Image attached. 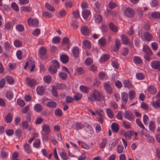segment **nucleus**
<instances>
[{
	"label": "nucleus",
	"mask_w": 160,
	"mask_h": 160,
	"mask_svg": "<svg viewBox=\"0 0 160 160\" xmlns=\"http://www.w3.org/2000/svg\"><path fill=\"white\" fill-rule=\"evenodd\" d=\"M103 86L106 92L109 94H111L112 92V88L110 86L109 82H105L103 84Z\"/></svg>",
	"instance_id": "nucleus-6"
},
{
	"label": "nucleus",
	"mask_w": 160,
	"mask_h": 160,
	"mask_svg": "<svg viewBox=\"0 0 160 160\" xmlns=\"http://www.w3.org/2000/svg\"><path fill=\"white\" fill-rule=\"evenodd\" d=\"M61 38L58 36L54 37L52 40V42L54 43L57 44L60 42Z\"/></svg>",
	"instance_id": "nucleus-39"
},
{
	"label": "nucleus",
	"mask_w": 160,
	"mask_h": 160,
	"mask_svg": "<svg viewBox=\"0 0 160 160\" xmlns=\"http://www.w3.org/2000/svg\"><path fill=\"white\" fill-rule=\"evenodd\" d=\"M106 112L107 115L109 118L112 119L113 118L114 114L113 112L109 108H107Z\"/></svg>",
	"instance_id": "nucleus-29"
},
{
	"label": "nucleus",
	"mask_w": 160,
	"mask_h": 160,
	"mask_svg": "<svg viewBox=\"0 0 160 160\" xmlns=\"http://www.w3.org/2000/svg\"><path fill=\"white\" fill-rule=\"evenodd\" d=\"M121 98L122 101V103L124 104H126L128 98V94L126 92H123L121 94Z\"/></svg>",
	"instance_id": "nucleus-9"
},
{
	"label": "nucleus",
	"mask_w": 160,
	"mask_h": 160,
	"mask_svg": "<svg viewBox=\"0 0 160 160\" xmlns=\"http://www.w3.org/2000/svg\"><path fill=\"white\" fill-rule=\"evenodd\" d=\"M11 7L16 12H18L19 10V8L16 3L15 2H12L11 5Z\"/></svg>",
	"instance_id": "nucleus-44"
},
{
	"label": "nucleus",
	"mask_w": 160,
	"mask_h": 160,
	"mask_svg": "<svg viewBox=\"0 0 160 160\" xmlns=\"http://www.w3.org/2000/svg\"><path fill=\"white\" fill-rule=\"evenodd\" d=\"M47 49L45 48L42 47L40 48L39 49V52L41 55V57L42 59H44L45 58L43 57V56L47 52Z\"/></svg>",
	"instance_id": "nucleus-22"
},
{
	"label": "nucleus",
	"mask_w": 160,
	"mask_h": 160,
	"mask_svg": "<svg viewBox=\"0 0 160 160\" xmlns=\"http://www.w3.org/2000/svg\"><path fill=\"white\" fill-rule=\"evenodd\" d=\"M152 68L155 69H158L160 71V61H154L151 63Z\"/></svg>",
	"instance_id": "nucleus-7"
},
{
	"label": "nucleus",
	"mask_w": 160,
	"mask_h": 160,
	"mask_svg": "<svg viewBox=\"0 0 160 160\" xmlns=\"http://www.w3.org/2000/svg\"><path fill=\"white\" fill-rule=\"evenodd\" d=\"M55 115L59 117H61L62 115V110L59 109H57L55 111Z\"/></svg>",
	"instance_id": "nucleus-41"
},
{
	"label": "nucleus",
	"mask_w": 160,
	"mask_h": 160,
	"mask_svg": "<svg viewBox=\"0 0 160 160\" xmlns=\"http://www.w3.org/2000/svg\"><path fill=\"white\" fill-rule=\"evenodd\" d=\"M34 110L37 112H40L43 109L42 107L39 104H37L34 106Z\"/></svg>",
	"instance_id": "nucleus-31"
},
{
	"label": "nucleus",
	"mask_w": 160,
	"mask_h": 160,
	"mask_svg": "<svg viewBox=\"0 0 160 160\" xmlns=\"http://www.w3.org/2000/svg\"><path fill=\"white\" fill-rule=\"evenodd\" d=\"M59 75L60 78L63 80H65L67 78V75L64 72H60L59 73Z\"/></svg>",
	"instance_id": "nucleus-50"
},
{
	"label": "nucleus",
	"mask_w": 160,
	"mask_h": 160,
	"mask_svg": "<svg viewBox=\"0 0 160 160\" xmlns=\"http://www.w3.org/2000/svg\"><path fill=\"white\" fill-rule=\"evenodd\" d=\"M122 124L123 126L127 129H129L131 128L130 124L128 122L123 121Z\"/></svg>",
	"instance_id": "nucleus-43"
},
{
	"label": "nucleus",
	"mask_w": 160,
	"mask_h": 160,
	"mask_svg": "<svg viewBox=\"0 0 160 160\" xmlns=\"http://www.w3.org/2000/svg\"><path fill=\"white\" fill-rule=\"evenodd\" d=\"M115 42L116 48H114V51H115L118 50V48L120 47L121 45L120 41L118 39H116Z\"/></svg>",
	"instance_id": "nucleus-55"
},
{
	"label": "nucleus",
	"mask_w": 160,
	"mask_h": 160,
	"mask_svg": "<svg viewBox=\"0 0 160 160\" xmlns=\"http://www.w3.org/2000/svg\"><path fill=\"white\" fill-rule=\"evenodd\" d=\"M121 40L122 43L125 44H127L129 42L128 38L125 35H122Z\"/></svg>",
	"instance_id": "nucleus-25"
},
{
	"label": "nucleus",
	"mask_w": 160,
	"mask_h": 160,
	"mask_svg": "<svg viewBox=\"0 0 160 160\" xmlns=\"http://www.w3.org/2000/svg\"><path fill=\"white\" fill-rule=\"evenodd\" d=\"M43 80L45 82L49 83L52 80L51 77L49 75L46 76L44 77Z\"/></svg>",
	"instance_id": "nucleus-36"
},
{
	"label": "nucleus",
	"mask_w": 160,
	"mask_h": 160,
	"mask_svg": "<svg viewBox=\"0 0 160 160\" xmlns=\"http://www.w3.org/2000/svg\"><path fill=\"white\" fill-rule=\"evenodd\" d=\"M60 59L63 63H66L68 62L69 58L67 55L62 54L60 57Z\"/></svg>",
	"instance_id": "nucleus-15"
},
{
	"label": "nucleus",
	"mask_w": 160,
	"mask_h": 160,
	"mask_svg": "<svg viewBox=\"0 0 160 160\" xmlns=\"http://www.w3.org/2000/svg\"><path fill=\"white\" fill-rule=\"evenodd\" d=\"M6 96L8 99H11L13 97V94L12 92L8 91L6 94Z\"/></svg>",
	"instance_id": "nucleus-57"
},
{
	"label": "nucleus",
	"mask_w": 160,
	"mask_h": 160,
	"mask_svg": "<svg viewBox=\"0 0 160 160\" xmlns=\"http://www.w3.org/2000/svg\"><path fill=\"white\" fill-rule=\"evenodd\" d=\"M14 45L17 47H20L22 45V43L19 40H16L14 42Z\"/></svg>",
	"instance_id": "nucleus-64"
},
{
	"label": "nucleus",
	"mask_w": 160,
	"mask_h": 160,
	"mask_svg": "<svg viewBox=\"0 0 160 160\" xmlns=\"http://www.w3.org/2000/svg\"><path fill=\"white\" fill-rule=\"evenodd\" d=\"M83 45L87 48H89L91 47V43L87 40H85L83 41Z\"/></svg>",
	"instance_id": "nucleus-48"
},
{
	"label": "nucleus",
	"mask_w": 160,
	"mask_h": 160,
	"mask_svg": "<svg viewBox=\"0 0 160 160\" xmlns=\"http://www.w3.org/2000/svg\"><path fill=\"white\" fill-rule=\"evenodd\" d=\"M111 128L112 131L117 132L119 130L118 125L116 123H113L111 125Z\"/></svg>",
	"instance_id": "nucleus-23"
},
{
	"label": "nucleus",
	"mask_w": 160,
	"mask_h": 160,
	"mask_svg": "<svg viewBox=\"0 0 160 160\" xmlns=\"http://www.w3.org/2000/svg\"><path fill=\"white\" fill-rule=\"evenodd\" d=\"M16 29L20 32H22L24 30V26L21 24L18 25L16 26Z\"/></svg>",
	"instance_id": "nucleus-49"
},
{
	"label": "nucleus",
	"mask_w": 160,
	"mask_h": 160,
	"mask_svg": "<svg viewBox=\"0 0 160 160\" xmlns=\"http://www.w3.org/2000/svg\"><path fill=\"white\" fill-rule=\"evenodd\" d=\"M109 56L108 54L103 55L100 59V61L101 62H104L107 60L109 58Z\"/></svg>",
	"instance_id": "nucleus-37"
},
{
	"label": "nucleus",
	"mask_w": 160,
	"mask_h": 160,
	"mask_svg": "<svg viewBox=\"0 0 160 160\" xmlns=\"http://www.w3.org/2000/svg\"><path fill=\"white\" fill-rule=\"evenodd\" d=\"M125 14L128 17L132 18L134 15V12L131 8H128L125 11Z\"/></svg>",
	"instance_id": "nucleus-8"
},
{
	"label": "nucleus",
	"mask_w": 160,
	"mask_h": 160,
	"mask_svg": "<svg viewBox=\"0 0 160 160\" xmlns=\"http://www.w3.org/2000/svg\"><path fill=\"white\" fill-rule=\"evenodd\" d=\"M124 87H127L128 88H132V85L131 82L128 80H124L123 82Z\"/></svg>",
	"instance_id": "nucleus-24"
},
{
	"label": "nucleus",
	"mask_w": 160,
	"mask_h": 160,
	"mask_svg": "<svg viewBox=\"0 0 160 160\" xmlns=\"http://www.w3.org/2000/svg\"><path fill=\"white\" fill-rule=\"evenodd\" d=\"M108 142V139L106 138H103L102 139V142L100 145V148L102 149L104 148L107 144Z\"/></svg>",
	"instance_id": "nucleus-32"
},
{
	"label": "nucleus",
	"mask_w": 160,
	"mask_h": 160,
	"mask_svg": "<svg viewBox=\"0 0 160 160\" xmlns=\"http://www.w3.org/2000/svg\"><path fill=\"white\" fill-rule=\"evenodd\" d=\"M82 97V94L77 93L74 96L75 99L76 101H78L81 99Z\"/></svg>",
	"instance_id": "nucleus-62"
},
{
	"label": "nucleus",
	"mask_w": 160,
	"mask_h": 160,
	"mask_svg": "<svg viewBox=\"0 0 160 160\" xmlns=\"http://www.w3.org/2000/svg\"><path fill=\"white\" fill-rule=\"evenodd\" d=\"M81 33L84 35H88L90 32V30L88 28L85 26H82L81 28Z\"/></svg>",
	"instance_id": "nucleus-10"
},
{
	"label": "nucleus",
	"mask_w": 160,
	"mask_h": 160,
	"mask_svg": "<svg viewBox=\"0 0 160 160\" xmlns=\"http://www.w3.org/2000/svg\"><path fill=\"white\" fill-rule=\"evenodd\" d=\"M57 105V103L52 100L48 102L46 104L47 106L50 108H55Z\"/></svg>",
	"instance_id": "nucleus-17"
},
{
	"label": "nucleus",
	"mask_w": 160,
	"mask_h": 160,
	"mask_svg": "<svg viewBox=\"0 0 160 160\" xmlns=\"http://www.w3.org/2000/svg\"><path fill=\"white\" fill-rule=\"evenodd\" d=\"M72 52L74 57L76 58L78 57L79 51L78 48L77 47H75L72 49Z\"/></svg>",
	"instance_id": "nucleus-13"
},
{
	"label": "nucleus",
	"mask_w": 160,
	"mask_h": 160,
	"mask_svg": "<svg viewBox=\"0 0 160 160\" xmlns=\"http://www.w3.org/2000/svg\"><path fill=\"white\" fill-rule=\"evenodd\" d=\"M6 79L7 82L10 84H12L14 82V80L11 77L7 76L6 77Z\"/></svg>",
	"instance_id": "nucleus-58"
},
{
	"label": "nucleus",
	"mask_w": 160,
	"mask_h": 160,
	"mask_svg": "<svg viewBox=\"0 0 160 160\" xmlns=\"http://www.w3.org/2000/svg\"><path fill=\"white\" fill-rule=\"evenodd\" d=\"M12 120V116L10 113H9L6 116L5 121L7 123L10 122Z\"/></svg>",
	"instance_id": "nucleus-40"
},
{
	"label": "nucleus",
	"mask_w": 160,
	"mask_h": 160,
	"mask_svg": "<svg viewBox=\"0 0 160 160\" xmlns=\"http://www.w3.org/2000/svg\"><path fill=\"white\" fill-rule=\"evenodd\" d=\"M98 42L102 46H104L107 43V41L106 39L103 38H102L100 39Z\"/></svg>",
	"instance_id": "nucleus-45"
},
{
	"label": "nucleus",
	"mask_w": 160,
	"mask_h": 160,
	"mask_svg": "<svg viewBox=\"0 0 160 160\" xmlns=\"http://www.w3.org/2000/svg\"><path fill=\"white\" fill-rule=\"evenodd\" d=\"M112 66L115 68H118L119 66V64L118 63L117 61L116 60L113 61L111 63Z\"/></svg>",
	"instance_id": "nucleus-61"
},
{
	"label": "nucleus",
	"mask_w": 160,
	"mask_h": 160,
	"mask_svg": "<svg viewBox=\"0 0 160 160\" xmlns=\"http://www.w3.org/2000/svg\"><path fill=\"white\" fill-rule=\"evenodd\" d=\"M27 22L29 26L37 27L39 26V22L36 19L29 18L28 19Z\"/></svg>",
	"instance_id": "nucleus-3"
},
{
	"label": "nucleus",
	"mask_w": 160,
	"mask_h": 160,
	"mask_svg": "<svg viewBox=\"0 0 160 160\" xmlns=\"http://www.w3.org/2000/svg\"><path fill=\"white\" fill-rule=\"evenodd\" d=\"M133 61L135 63H140L142 62L141 59L138 56H135L134 57Z\"/></svg>",
	"instance_id": "nucleus-51"
},
{
	"label": "nucleus",
	"mask_w": 160,
	"mask_h": 160,
	"mask_svg": "<svg viewBox=\"0 0 160 160\" xmlns=\"http://www.w3.org/2000/svg\"><path fill=\"white\" fill-rule=\"evenodd\" d=\"M148 92L151 94H155L156 93L157 89L153 85L149 86L148 88Z\"/></svg>",
	"instance_id": "nucleus-18"
},
{
	"label": "nucleus",
	"mask_w": 160,
	"mask_h": 160,
	"mask_svg": "<svg viewBox=\"0 0 160 160\" xmlns=\"http://www.w3.org/2000/svg\"><path fill=\"white\" fill-rule=\"evenodd\" d=\"M85 127V130L87 132L91 133L92 132L93 130L92 127L87 123H85L83 125Z\"/></svg>",
	"instance_id": "nucleus-14"
},
{
	"label": "nucleus",
	"mask_w": 160,
	"mask_h": 160,
	"mask_svg": "<svg viewBox=\"0 0 160 160\" xmlns=\"http://www.w3.org/2000/svg\"><path fill=\"white\" fill-rule=\"evenodd\" d=\"M149 128L151 131L153 132L155 129V125L153 121H151L149 122Z\"/></svg>",
	"instance_id": "nucleus-33"
},
{
	"label": "nucleus",
	"mask_w": 160,
	"mask_h": 160,
	"mask_svg": "<svg viewBox=\"0 0 160 160\" xmlns=\"http://www.w3.org/2000/svg\"><path fill=\"white\" fill-rule=\"evenodd\" d=\"M49 72L51 74H54L57 72V68L55 66L51 65L48 68Z\"/></svg>",
	"instance_id": "nucleus-26"
},
{
	"label": "nucleus",
	"mask_w": 160,
	"mask_h": 160,
	"mask_svg": "<svg viewBox=\"0 0 160 160\" xmlns=\"http://www.w3.org/2000/svg\"><path fill=\"white\" fill-rule=\"evenodd\" d=\"M143 50L147 55L149 56L152 55V51L149 48L148 46L145 45L144 46L143 48Z\"/></svg>",
	"instance_id": "nucleus-21"
},
{
	"label": "nucleus",
	"mask_w": 160,
	"mask_h": 160,
	"mask_svg": "<svg viewBox=\"0 0 160 160\" xmlns=\"http://www.w3.org/2000/svg\"><path fill=\"white\" fill-rule=\"evenodd\" d=\"M152 17L155 18H160V12H154L152 13Z\"/></svg>",
	"instance_id": "nucleus-60"
},
{
	"label": "nucleus",
	"mask_w": 160,
	"mask_h": 160,
	"mask_svg": "<svg viewBox=\"0 0 160 160\" xmlns=\"http://www.w3.org/2000/svg\"><path fill=\"white\" fill-rule=\"evenodd\" d=\"M95 22L97 23H99L102 22V18L101 15H97L95 17Z\"/></svg>",
	"instance_id": "nucleus-47"
},
{
	"label": "nucleus",
	"mask_w": 160,
	"mask_h": 160,
	"mask_svg": "<svg viewBox=\"0 0 160 160\" xmlns=\"http://www.w3.org/2000/svg\"><path fill=\"white\" fill-rule=\"evenodd\" d=\"M128 95L130 100H132L136 96V92L134 90H130L128 92Z\"/></svg>",
	"instance_id": "nucleus-30"
},
{
	"label": "nucleus",
	"mask_w": 160,
	"mask_h": 160,
	"mask_svg": "<svg viewBox=\"0 0 160 160\" xmlns=\"http://www.w3.org/2000/svg\"><path fill=\"white\" fill-rule=\"evenodd\" d=\"M42 131L45 132L46 134H48L50 132L49 126L48 124H45L42 126Z\"/></svg>",
	"instance_id": "nucleus-16"
},
{
	"label": "nucleus",
	"mask_w": 160,
	"mask_h": 160,
	"mask_svg": "<svg viewBox=\"0 0 160 160\" xmlns=\"http://www.w3.org/2000/svg\"><path fill=\"white\" fill-rule=\"evenodd\" d=\"M22 128L24 129L27 128L29 127V124L28 122L27 121H24L22 123Z\"/></svg>",
	"instance_id": "nucleus-59"
},
{
	"label": "nucleus",
	"mask_w": 160,
	"mask_h": 160,
	"mask_svg": "<svg viewBox=\"0 0 160 160\" xmlns=\"http://www.w3.org/2000/svg\"><path fill=\"white\" fill-rule=\"evenodd\" d=\"M83 125L79 122H74L72 125L73 129L77 130L81 129L83 128Z\"/></svg>",
	"instance_id": "nucleus-5"
},
{
	"label": "nucleus",
	"mask_w": 160,
	"mask_h": 160,
	"mask_svg": "<svg viewBox=\"0 0 160 160\" xmlns=\"http://www.w3.org/2000/svg\"><path fill=\"white\" fill-rule=\"evenodd\" d=\"M79 88L81 91L85 93H87L88 92V88L83 85L80 86Z\"/></svg>",
	"instance_id": "nucleus-42"
},
{
	"label": "nucleus",
	"mask_w": 160,
	"mask_h": 160,
	"mask_svg": "<svg viewBox=\"0 0 160 160\" xmlns=\"http://www.w3.org/2000/svg\"><path fill=\"white\" fill-rule=\"evenodd\" d=\"M37 92L39 95H42L44 92V89L42 86L38 87L37 88Z\"/></svg>",
	"instance_id": "nucleus-27"
},
{
	"label": "nucleus",
	"mask_w": 160,
	"mask_h": 160,
	"mask_svg": "<svg viewBox=\"0 0 160 160\" xmlns=\"http://www.w3.org/2000/svg\"><path fill=\"white\" fill-rule=\"evenodd\" d=\"M82 15L84 19H86L90 14V12L88 10H84L82 12Z\"/></svg>",
	"instance_id": "nucleus-28"
},
{
	"label": "nucleus",
	"mask_w": 160,
	"mask_h": 160,
	"mask_svg": "<svg viewBox=\"0 0 160 160\" xmlns=\"http://www.w3.org/2000/svg\"><path fill=\"white\" fill-rule=\"evenodd\" d=\"M24 148L25 152L28 154L32 152V149L30 146L27 143L24 144Z\"/></svg>",
	"instance_id": "nucleus-19"
},
{
	"label": "nucleus",
	"mask_w": 160,
	"mask_h": 160,
	"mask_svg": "<svg viewBox=\"0 0 160 160\" xmlns=\"http://www.w3.org/2000/svg\"><path fill=\"white\" fill-rule=\"evenodd\" d=\"M40 141L39 139H36L34 142L33 146L35 148H38L40 147Z\"/></svg>",
	"instance_id": "nucleus-38"
},
{
	"label": "nucleus",
	"mask_w": 160,
	"mask_h": 160,
	"mask_svg": "<svg viewBox=\"0 0 160 160\" xmlns=\"http://www.w3.org/2000/svg\"><path fill=\"white\" fill-rule=\"evenodd\" d=\"M28 66L31 67L32 68L30 69V72H32L34 70V68L35 67V64L33 61H29L26 62V66L24 67V68L26 69L27 68V66Z\"/></svg>",
	"instance_id": "nucleus-12"
},
{
	"label": "nucleus",
	"mask_w": 160,
	"mask_h": 160,
	"mask_svg": "<svg viewBox=\"0 0 160 160\" xmlns=\"http://www.w3.org/2000/svg\"><path fill=\"white\" fill-rule=\"evenodd\" d=\"M152 106L155 107H160V99H158L156 101L152 103Z\"/></svg>",
	"instance_id": "nucleus-46"
},
{
	"label": "nucleus",
	"mask_w": 160,
	"mask_h": 160,
	"mask_svg": "<svg viewBox=\"0 0 160 160\" xmlns=\"http://www.w3.org/2000/svg\"><path fill=\"white\" fill-rule=\"evenodd\" d=\"M110 107L114 109H117L118 107V104L115 102L112 101H110Z\"/></svg>",
	"instance_id": "nucleus-56"
},
{
	"label": "nucleus",
	"mask_w": 160,
	"mask_h": 160,
	"mask_svg": "<svg viewBox=\"0 0 160 160\" xmlns=\"http://www.w3.org/2000/svg\"><path fill=\"white\" fill-rule=\"evenodd\" d=\"M143 36L142 33L141 32L139 31L138 33L139 36L142 39H143L144 38L145 40L148 41L151 40L152 38V36L151 34L148 32H145L143 33Z\"/></svg>",
	"instance_id": "nucleus-2"
},
{
	"label": "nucleus",
	"mask_w": 160,
	"mask_h": 160,
	"mask_svg": "<svg viewBox=\"0 0 160 160\" xmlns=\"http://www.w3.org/2000/svg\"><path fill=\"white\" fill-rule=\"evenodd\" d=\"M136 122L139 127H140L142 129H145L143 125L138 119H136Z\"/></svg>",
	"instance_id": "nucleus-52"
},
{
	"label": "nucleus",
	"mask_w": 160,
	"mask_h": 160,
	"mask_svg": "<svg viewBox=\"0 0 160 160\" xmlns=\"http://www.w3.org/2000/svg\"><path fill=\"white\" fill-rule=\"evenodd\" d=\"M46 7L48 10L50 11H54L55 10L53 7L48 3L46 4Z\"/></svg>",
	"instance_id": "nucleus-63"
},
{
	"label": "nucleus",
	"mask_w": 160,
	"mask_h": 160,
	"mask_svg": "<svg viewBox=\"0 0 160 160\" xmlns=\"http://www.w3.org/2000/svg\"><path fill=\"white\" fill-rule=\"evenodd\" d=\"M109 26L110 29L112 31L114 32H116L118 31V29L117 27L113 23H110L109 24Z\"/></svg>",
	"instance_id": "nucleus-34"
},
{
	"label": "nucleus",
	"mask_w": 160,
	"mask_h": 160,
	"mask_svg": "<svg viewBox=\"0 0 160 160\" xmlns=\"http://www.w3.org/2000/svg\"><path fill=\"white\" fill-rule=\"evenodd\" d=\"M26 82L28 85L30 87H32L36 85L37 82L34 79H31L30 78H26Z\"/></svg>",
	"instance_id": "nucleus-11"
},
{
	"label": "nucleus",
	"mask_w": 160,
	"mask_h": 160,
	"mask_svg": "<svg viewBox=\"0 0 160 160\" xmlns=\"http://www.w3.org/2000/svg\"><path fill=\"white\" fill-rule=\"evenodd\" d=\"M93 63V61L91 58H87L85 61V63L87 66H89L92 64Z\"/></svg>",
	"instance_id": "nucleus-53"
},
{
	"label": "nucleus",
	"mask_w": 160,
	"mask_h": 160,
	"mask_svg": "<svg viewBox=\"0 0 160 160\" xmlns=\"http://www.w3.org/2000/svg\"><path fill=\"white\" fill-rule=\"evenodd\" d=\"M134 132L133 130H130L127 132L124 135L125 137L127 139L130 140L131 138V136L133 135Z\"/></svg>",
	"instance_id": "nucleus-20"
},
{
	"label": "nucleus",
	"mask_w": 160,
	"mask_h": 160,
	"mask_svg": "<svg viewBox=\"0 0 160 160\" xmlns=\"http://www.w3.org/2000/svg\"><path fill=\"white\" fill-rule=\"evenodd\" d=\"M103 99L101 93L96 90H94L93 93L88 97V100L92 102L96 100L100 101Z\"/></svg>",
	"instance_id": "nucleus-1"
},
{
	"label": "nucleus",
	"mask_w": 160,
	"mask_h": 160,
	"mask_svg": "<svg viewBox=\"0 0 160 160\" xmlns=\"http://www.w3.org/2000/svg\"><path fill=\"white\" fill-rule=\"evenodd\" d=\"M143 122L145 125H147L148 124V121H149V118L146 115H144L143 118Z\"/></svg>",
	"instance_id": "nucleus-54"
},
{
	"label": "nucleus",
	"mask_w": 160,
	"mask_h": 160,
	"mask_svg": "<svg viewBox=\"0 0 160 160\" xmlns=\"http://www.w3.org/2000/svg\"><path fill=\"white\" fill-rule=\"evenodd\" d=\"M136 77L137 79L139 80H142L144 79L145 76L142 73L139 72L136 73Z\"/></svg>",
	"instance_id": "nucleus-35"
},
{
	"label": "nucleus",
	"mask_w": 160,
	"mask_h": 160,
	"mask_svg": "<svg viewBox=\"0 0 160 160\" xmlns=\"http://www.w3.org/2000/svg\"><path fill=\"white\" fill-rule=\"evenodd\" d=\"M124 117L125 118L127 119L130 121H132L134 120V115L130 111H125L124 113Z\"/></svg>",
	"instance_id": "nucleus-4"
}]
</instances>
